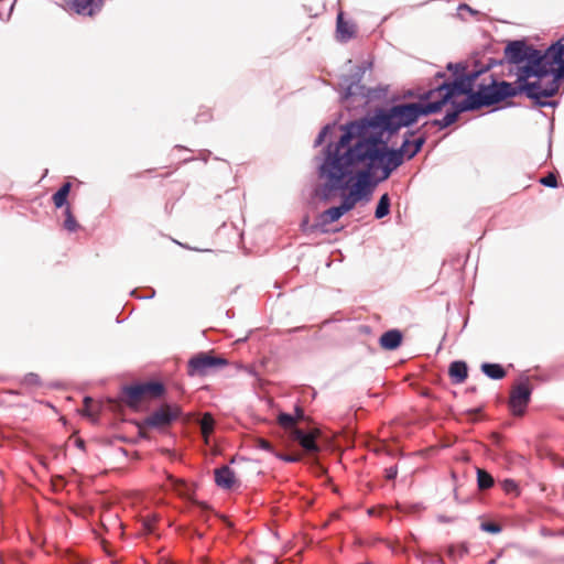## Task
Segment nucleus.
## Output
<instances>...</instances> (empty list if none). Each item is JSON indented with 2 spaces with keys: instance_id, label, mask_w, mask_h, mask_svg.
Wrapping results in <instances>:
<instances>
[{
  "instance_id": "f257e3e1",
  "label": "nucleus",
  "mask_w": 564,
  "mask_h": 564,
  "mask_svg": "<svg viewBox=\"0 0 564 564\" xmlns=\"http://www.w3.org/2000/svg\"><path fill=\"white\" fill-rule=\"evenodd\" d=\"M388 143H328L321 175L330 191L349 189L339 208L351 210L358 202L370 200L375 187L404 161L420 152L423 143H402L389 150Z\"/></svg>"
},
{
  "instance_id": "f03ea898",
  "label": "nucleus",
  "mask_w": 564,
  "mask_h": 564,
  "mask_svg": "<svg viewBox=\"0 0 564 564\" xmlns=\"http://www.w3.org/2000/svg\"><path fill=\"white\" fill-rule=\"evenodd\" d=\"M464 79H470V89L467 91L455 93L448 102L452 109L447 110L441 121L442 127H448L454 123L458 115L463 111L479 109L484 106H492L505 100L508 97H514L525 94L529 98L535 99L540 105L543 96L540 94L539 85L524 84L517 85L508 82H497L487 70H478L470 73L462 78L456 79L452 84L459 83Z\"/></svg>"
},
{
  "instance_id": "7ed1b4c3",
  "label": "nucleus",
  "mask_w": 564,
  "mask_h": 564,
  "mask_svg": "<svg viewBox=\"0 0 564 564\" xmlns=\"http://www.w3.org/2000/svg\"><path fill=\"white\" fill-rule=\"evenodd\" d=\"M470 89V79H464L456 84H443L436 89L429 91L426 104L412 102L402 104L383 110L390 133L393 137L401 128L415 123L421 116L434 113L447 105L455 93H464Z\"/></svg>"
},
{
  "instance_id": "20e7f679",
  "label": "nucleus",
  "mask_w": 564,
  "mask_h": 564,
  "mask_svg": "<svg viewBox=\"0 0 564 564\" xmlns=\"http://www.w3.org/2000/svg\"><path fill=\"white\" fill-rule=\"evenodd\" d=\"M336 129L343 131L338 141H352L354 139L357 141H383V138H392L383 110L377 111L372 117L362 118L345 126L326 124L315 141L333 138Z\"/></svg>"
},
{
  "instance_id": "39448f33",
  "label": "nucleus",
  "mask_w": 564,
  "mask_h": 564,
  "mask_svg": "<svg viewBox=\"0 0 564 564\" xmlns=\"http://www.w3.org/2000/svg\"><path fill=\"white\" fill-rule=\"evenodd\" d=\"M505 58L511 65L510 74L516 75V82L522 83L532 76L545 78L544 52L522 41L510 42L505 48Z\"/></svg>"
},
{
  "instance_id": "423d86ee",
  "label": "nucleus",
  "mask_w": 564,
  "mask_h": 564,
  "mask_svg": "<svg viewBox=\"0 0 564 564\" xmlns=\"http://www.w3.org/2000/svg\"><path fill=\"white\" fill-rule=\"evenodd\" d=\"M546 76L556 70L546 88L540 90L543 98L554 96L558 91L560 79L564 78V36L544 52Z\"/></svg>"
},
{
  "instance_id": "0eeeda50",
  "label": "nucleus",
  "mask_w": 564,
  "mask_h": 564,
  "mask_svg": "<svg viewBox=\"0 0 564 564\" xmlns=\"http://www.w3.org/2000/svg\"><path fill=\"white\" fill-rule=\"evenodd\" d=\"M227 364V360L220 356H215L212 352H198L188 360L187 375L191 377H205Z\"/></svg>"
},
{
  "instance_id": "6e6552de",
  "label": "nucleus",
  "mask_w": 564,
  "mask_h": 564,
  "mask_svg": "<svg viewBox=\"0 0 564 564\" xmlns=\"http://www.w3.org/2000/svg\"><path fill=\"white\" fill-rule=\"evenodd\" d=\"M181 414L182 410L178 405L163 404L144 419L142 427L166 431Z\"/></svg>"
},
{
  "instance_id": "1a4fd4ad",
  "label": "nucleus",
  "mask_w": 564,
  "mask_h": 564,
  "mask_svg": "<svg viewBox=\"0 0 564 564\" xmlns=\"http://www.w3.org/2000/svg\"><path fill=\"white\" fill-rule=\"evenodd\" d=\"M164 392V386L160 382H147L142 384L130 386L124 389L126 403L130 408H137L147 399H154Z\"/></svg>"
},
{
  "instance_id": "9d476101",
  "label": "nucleus",
  "mask_w": 564,
  "mask_h": 564,
  "mask_svg": "<svg viewBox=\"0 0 564 564\" xmlns=\"http://www.w3.org/2000/svg\"><path fill=\"white\" fill-rule=\"evenodd\" d=\"M531 397V387L528 381L513 386L509 397V409L516 416H522L525 412Z\"/></svg>"
},
{
  "instance_id": "9b49d317",
  "label": "nucleus",
  "mask_w": 564,
  "mask_h": 564,
  "mask_svg": "<svg viewBox=\"0 0 564 564\" xmlns=\"http://www.w3.org/2000/svg\"><path fill=\"white\" fill-rule=\"evenodd\" d=\"M319 436V431L317 429L312 430L308 433L303 432L302 430H293V435L291 438L300 443L303 449L307 453H317L319 451V446L316 444V438Z\"/></svg>"
},
{
  "instance_id": "f8f14e48",
  "label": "nucleus",
  "mask_w": 564,
  "mask_h": 564,
  "mask_svg": "<svg viewBox=\"0 0 564 564\" xmlns=\"http://www.w3.org/2000/svg\"><path fill=\"white\" fill-rule=\"evenodd\" d=\"M102 2V0H72L69 8L77 14L93 17L100 10Z\"/></svg>"
},
{
  "instance_id": "ddd939ff",
  "label": "nucleus",
  "mask_w": 564,
  "mask_h": 564,
  "mask_svg": "<svg viewBox=\"0 0 564 564\" xmlns=\"http://www.w3.org/2000/svg\"><path fill=\"white\" fill-rule=\"evenodd\" d=\"M215 482L224 489H231L236 484V475L228 466L215 469Z\"/></svg>"
},
{
  "instance_id": "4468645a",
  "label": "nucleus",
  "mask_w": 564,
  "mask_h": 564,
  "mask_svg": "<svg viewBox=\"0 0 564 564\" xmlns=\"http://www.w3.org/2000/svg\"><path fill=\"white\" fill-rule=\"evenodd\" d=\"M402 339L403 336L399 329H390L381 335L379 344L386 350H394L401 345Z\"/></svg>"
},
{
  "instance_id": "2eb2a0df",
  "label": "nucleus",
  "mask_w": 564,
  "mask_h": 564,
  "mask_svg": "<svg viewBox=\"0 0 564 564\" xmlns=\"http://www.w3.org/2000/svg\"><path fill=\"white\" fill-rule=\"evenodd\" d=\"M337 37L346 42L352 39L356 34V26L351 22L344 20V13L339 12L337 15V25H336Z\"/></svg>"
},
{
  "instance_id": "dca6fc26",
  "label": "nucleus",
  "mask_w": 564,
  "mask_h": 564,
  "mask_svg": "<svg viewBox=\"0 0 564 564\" xmlns=\"http://www.w3.org/2000/svg\"><path fill=\"white\" fill-rule=\"evenodd\" d=\"M448 375L454 383H463L468 376V367L465 361H453L449 365Z\"/></svg>"
},
{
  "instance_id": "f3484780",
  "label": "nucleus",
  "mask_w": 564,
  "mask_h": 564,
  "mask_svg": "<svg viewBox=\"0 0 564 564\" xmlns=\"http://www.w3.org/2000/svg\"><path fill=\"white\" fill-rule=\"evenodd\" d=\"M481 371L489 378L499 380L506 377L507 372L503 367L499 364H488L485 362L481 365Z\"/></svg>"
},
{
  "instance_id": "a211bd4d",
  "label": "nucleus",
  "mask_w": 564,
  "mask_h": 564,
  "mask_svg": "<svg viewBox=\"0 0 564 564\" xmlns=\"http://www.w3.org/2000/svg\"><path fill=\"white\" fill-rule=\"evenodd\" d=\"M344 215L339 206L330 207L321 214V221L323 225L332 224L338 220Z\"/></svg>"
},
{
  "instance_id": "6ab92c4d",
  "label": "nucleus",
  "mask_w": 564,
  "mask_h": 564,
  "mask_svg": "<svg viewBox=\"0 0 564 564\" xmlns=\"http://www.w3.org/2000/svg\"><path fill=\"white\" fill-rule=\"evenodd\" d=\"M72 184L69 182L62 185V187L53 195V203L57 208L65 205Z\"/></svg>"
},
{
  "instance_id": "aec40b11",
  "label": "nucleus",
  "mask_w": 564,
  "mask_h": 564,
  "mask_svg": "<svg viewBox=\"0 0 564 564\" xmlns=\"http://www.w3.org/2000/svg\"><path fill=\"white\" fill-rule=\"evenodd\" d=\"M477 485L480 490H487L494 486L492 476L485 469H477Z\"/></svg>"
},
{
  "instance_id": "412c9836",
  "label": "nucleus",
  "mask_w": 564,
  "mask_h": 564,
  "mask_svg": "<svg viewBox=\"0 0 564 564\" xmlns=\"http://www.w3.org/2000/svg\"><path fill=\"white\" fill-rule=\"evenodd\" d=\"M390 213V197L386 193L383 194L377 205L375 216L377 219H381L386 217Z\"/></svg>"
},
{
  "instance_id": "4be33fe9",
  "label": "nucleus",
  "mask_w": 564,
  "mask_h": 564,
  "mask_svg": "<svg viewBox=\"0 0 564 564\" xmlns=\"http://www.w3.org/2000/svg\"><path fill=\"white\" fill-rule=\"evenodd\" d=\"M279 424L286 431L290 432V437L293 435V430H299L296 427V419L288 413H281L278 416Z\"/></svg>"
},
{
  "instance_id": "5701e85b",
  "label": "nucleus",
  "mask_w": 564,
  "mask_h": 564,
  "mask_svg": "<svg viewBox=\"0 0 564 564\" xmlns=\"http://www.w3.org/2000/svg\"><path fill=\"white\" fill-rule=\"evenodd\" d=\"M200 431L205 440L207 441L209 434L214 431L215 420L210 413H205L200 419Z\"/></svg>"
},
{
  "instance_id": "b1692460",
  "label": "nucleus",
  "mask_w": 564,
  "mask_h": 564,
  "mask_svg": "<svg viewBox=\"0 0 564 564\" xmlns=\"http://www.w3.org/2000/svg\"><path fill=\"white\" fill-rule=\"evenodd\" d=\"M82 414L95 420L98 415V406L95 404L94 400L89 397L84 399V406L82 410Z\"/></svg>"
},
{
  "instance_id": "393cba45",
  "label": "nucleus",
  "mask_w": 564,
  "mask_h": 564,
  "mask_svg": "<svg viewBox=\"0 0 564 564\" xmlns=\"http://www.w3.org/2000/svg\"><path fill=\"white\" fill-rule=\"evenodd\" d=\"M556 73V70H552V73H549L550 75H545V78L543 77V80H542V77L540 76H532V78H535V80H525V82H516L517 85H524V84H534V85H539L540 89L539 90H543V88H546L547 87V84L551 82V78L552 76Z\"/></svg>"
},
{
  "instance_id": "a878e982",
  "label": "nucleus",
  "mask_w": 564,
  "mask_h": 564,
  "mask_svg": "<svg viewBox=\"0 0 564 564\" xmlns=\"http://www.w3.org/2000/svg\"><path fill=\"white\" fill-rule=\"evenodd\" d=\"M156 522L158 517L155 514H148L143 517L141 520L143 531L148 534L153 533Z\"/></svg>"
},
{
  "instance_id": "bb28decb",
  "label": "nucleus",
  "mask_w": 564,
  "mask_h": 564,
  "mask_svg": "<svg viewBox=\"0 0 564 564\" xmlns=\"http://www.w3.org/2000/svg\"><path fill=\"white\" fill-rule=\"evenodd\" d=\"M467 552H468V549L464 544H460L457 546L451 545L447 549V555L453 560L462 558L463 556H465L467 554Z\"/></svg>"
},
{
  "instance_id": "cd10ccee",
  "label": "nucleus",
  "mask_w": 564,
  "mask_h": 564,
  "mask_svg": "<svg viewBox=\"0 0 564 564\" xmlns=\"http://www.w3.org/2000/svg\"><path fill=\"white\" fill-rule=\"evenodd\" d=\"M64 227L68 230V231H75L77 230L78 228V224L75 219V217L73 216L72 212H70V208L67 207L65 209V220H64Z\"/></svg>"
},
{
  "instance_id": "c85d7f7f",
  "label": "nucleus",
  "mask_w": 564,
  "mask_h": 564,
  "mask_svg": "<svg viewBox=\"0 0 564 564\" xmlns=\"http://www.w3.org/2000/svg\"><path fill=\"white\" fill-rule=\"evenodd\" d=\"M500 485L506 494H514L516 496L519 495V487L514 480L505 479Z\"/></svg>"
},
{
  "instance_id": "c756f323",
  "label": "nucleus",
  "mask_w": 564,
  "mask_h": 564,
  "mask_svg": "<svg viewBox=\"0 0 564 564\" xmlns=\"http://www.w3.org/2000/svg\"><path fill=\"white\" fill-rule=\"evenodd\" d=\"M254 446L257 448H261V449L271 452V453H273L275 455V452L273 449L272 444L269 441L264 440V438H261V437L256 438Z\"/></svg>"
},
{
  "instance_id": "7c9ffc66",
  "label": "nucleus",
  "mask_w": 564,
  "mask_h": 564,
  "mask_svg": "<svg viewBox=\"0 0 564 564\" xmlns=\"http://www.w3.org/2000/svg\"><path fill=\"white\" fill-rule=\"evenodd\" d=\"M540 183L547 187H556L557 186V177L554 173H549L546 176L540 180Z\"/></svg>"
},
{
  "instance_id": "2f4dec72",
  "label": "nucleus",
  "mask_w": 564,
  "mask_h": 564,
  "mask_svg": "<svg viewBox=\"0 0 564 564\" xmlns=\"http://www.w3.org/2000/svg\"><path fill=\"white\" fill-rule=\"evenodd\" d=\"M481 529L489 533H498L501 530L500 525L494 522L481 523Z\"/></svg>"
},
{
  "instance_id": "473e14b6",
  "label": "nucleus",
  "mask_w": 564,
  "mask_h": 564,
  "mask_svg": "<svg viewBox=\"0 0 564 564\" xmlns=\"http://www.w3.org/2000/svg\"><path fill=\"white\" fill-rule=\"evenodd\" d=\"M275 455L281 458L284 462L293 463L299 462L301 459V455H279L275 453Z\"/></svg>"
},
{
  "instance_id": "72a5a7b5",
  "label": "nucleus",
  "mask_w": 564,
  "mask_h": 564,
  "mask_svg": "<svg viewBox=\"0 0 564 564\" xmlns=\"http://www.w3.org/2000/svg\"><path fill=\"white\" fill-rule=\"evenodd\" d=\"M398 475V468L397 466H391L389 468L386 469V478L388 480H392L397 477Z\"/></svg>"
},
{
  "instance_id": "f704fd0d",
  "label": "nucleus",
  "mask_w": 564,
  "mask_h": 564,
  "mask_svg": "<svg viewBox=\"0 0 564 564\" xmlns=\"http://www.w3.org/2000/svg\"><path fill=\"white\" fill-rule=\"evenodd\" d=\"M169 479L172 481L174 488L177 490V491H181L180 490V487H183L185 486V482L183 480H178V479H175L174 477L170 476Z\"/></svg>"
},
{
  "instance_id": "c9c22d12",
  "label": "nucleus",
  "mask_w": 564,
  "mask_h": 564,
  "mask_svg": "<svg viewBox=\"0 0 564 564\" xmlns=\"http://www.w3.org/2000/svg\"><path fill=\"white\" fill-rule=\"evenodd\" d=\"M295 412H296V415L294 417L296 419V422H297L299 420L303 419L304 412L301 408H296Z\"/></svg>"
},
{
  "instance_id": "e433bc0d",
  "label": "nucleus",
  "mask_w": 564,
  "mask_h": 564,
  "mask_svg": "<svg viewBox=\"0 0 564 564\" xmlns=\"http://www.w3.org/2000/svg\"><path fill=\"white\" fill-rule=\"evenodd\" d=\"M415 141L421 142V141H423V138L419 137Z\"/></svg>"
},
{
  "instance_id": "4c0bfd02",
  "label": "nucleus",
  "mask_w": 564,
  "mask_h": 564,
  "mask_svg": "<svg viewBox=\"0 0 564 564\" xmlns=\"http://www.w3.org/2000/svg\"><path fill=\"white\" fill-rule=\"evenodd\" d=\"M84 442L82 440L78 441V446H83Z\"/></svg>"
},
{
  "instance_id": "58836bf2",
  "label": "nucleus",
  "mask_w": 564,
  "mask_h": 564,
  "mask_svg": "<svg viewBox=\"0 0 564 564\" xmlns=\"http://www.w3.org/2000/svg\"><path fill=\"white\" fill-rule=\"evenodd\" d=\"M199 506H202L203 508H207V506L204 502H200Z\"/></svg>"
}]
</instances>
